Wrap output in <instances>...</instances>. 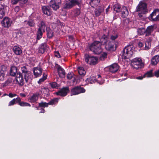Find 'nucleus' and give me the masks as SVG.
Returning <instances> with one entry per match:
<instances>
[{"mask_svg": "<svg viewBox=\"0 0 159 159\" xmlns=\"http://www.w3.org/2000/svg\"><path fill=\"white\" fill-rule=\"evenodd\" d=\"M107 36L103 35L100 39L101 42L94 41L89 46L90 50L95 54H100L102 51L101 47L102 44H105L107 43Z\"/></svg>", "mask_w": 159, "mask_h": 159, "instance_id": "1", "label": "nucleus"}, {"mask_svg": "<svg viewBox=\"0 0 159 159\" xmlns=\"http://www.w3.org/2000/svg\"><path fill=\"white\" fill-rule=\"evenodd\" d=\"M37 29V39L39 40L42 37L43 34L45 32L46 25L45 22L43 20H41L38 23Z\"/></svg>", "mask_w": 159, "mask_h": 159, "instance_id": "2", "label": "nucleus"}, {"mask_svg": "<svg viewBox=\"0 0 159 159\" xmlns=\"http://www.w3.org/2000/svg\"><path fill=\"white\" fill-rule=\"evenodd\" d=\"M133 45H131L127 46L124 49L122 55L123 58L128 59L133 54Z\"/></svg>", "mask_w": 159, "mask_h": 159, "instance_id": "3", "label": "nucleus"}, {"mask_svg": "<svg viewBox=\"0 0 159 159\" xmlns=\"http://www.w3.org/2000/svg\"><path fill=\"white\" fill-rule=\"evenodd\" d=\"M132 66L136 70L139 69L144 67V64L140 58H135L131 61Z\"/></svg>", "mask_w": 159, "mask_h": 159, "instance_id": "4", "label": "nucleus"}, {"mask_svg": "<svg viewBox=\"0 0 159 159\" xmlns=\"http://www.w3.org/2000/svg\"><path fill=\"white\" fill-rule=\"evenodd\" d=\"M80 3L79 0H66L63 6V8L69 9L76 5H79Z\"/></svg>", "mask_w": 159, "mask_h": 159, "instance_id": "5", "label": "nucleus"}, {"mask_svg": "<svg viewBox=\"0 0 159 159\" xmlns=\"http://www.w3.org/2000/svg\"><path fill=\"white\" fill-rule=\"evenodd\" d=\"M84 58L85 62L90 65H94L98 63V59L96 57L86 54Z\"/></svg>", "mask_w": 159, "mask_h": 159, "instance_id": "6", "label": "nucleus"}, {"mask_svg": "<svg viewBox=\"0 0 159 159\" xmlns=\"http://www.w3.org/2000/svg\"><path fill=\"white\" fill-rule=\"evenodd\" d=\"M85 90L80 86H76L72 89L71 90V96L85 92Z\"/></svg>", "mask_w": 159, "mask_h": 159, "instance_id": "7", "label": "nucleus"}, {"mask_svg": "<svg viewBox=\"0 0 159 159\" xmlns=\"http://www.w3.org/2000/svg\"><path fill=\"white\" fill-rule=\"evenodd\" d=\"M137 11L143 14L146 13L148 12L147 4L143 2H140L137 7Z\"/></svg>", "mask_w": 159, "mask_h": 159, "instance_id": "8", "label": "nucleus"}, {"mask_svg": "<svg viewBox=\"0 0 159 159\" xmlns=\"http://www.w3.org/2000/svg\"><path fill=\"white\" fill-rule=\"evenodd\" d=\"M69 92V87H66L61 88L59 91L56 93V94L57 95L64 97L66 96Z\"/></svg>", "mask_w": 159, "mask_h": 159, "instance_id": "9", "label": "nucleus"}, {"mask_svg": "<svg viewBox=\"0 0 159 159\" xmlns=\"http://www.w3.org/2000/svg\"><path fill=\"white\" fill-rule=\"evenodd\" d=\"M61 2V0H51L49 3L50 7H52L54 10H56L59 8V5Z\"/></svg>", "mask_w": 159, "mask_h": 159, "instance_id": "10", "label": "nucleus"}, {"mask_svg": "<svg viewBox=\"0 0 159 159\" xmlns=\"http://www.w3.org/2000/svg\"><path fill=\"white\" fill-rule=\"evenodd\" d=\"M16 79V82L19 85L22 86L24 84V81L22 74L20 72H18L17 73Z\"/></svg>", "mask_w": 159, "mask_h": 159, "instance_id": "11", "label": "nucleus"}, {"mask_svg": "<svg viewBox=\"0 0 159 159\" xmlns=\"http://www.w3.org/2000/svg\"><path fill=\"white\" fill-rule=\"evenodd\" d=\"M151 18L153 21L159 20V9L155 10L151 14Z\"/></svg>", "mask_w": 159, "mask_h": 159, "instance_id": "12", "label": "nucleus"}, {"mask_svg": "<svg viewBox=\"0 0 159 159\" xmlns=\"http://www.w3.org/2000/svg\"><path fill=\"white\" fill-rule=\"evenodd\" d=\"M21 70L23 74L26 83H28L29 80V73L26 67L23 66L21 67Z\"/></svg>", "mask_w": 159, "mask_h": 159, "instance_id": "13", "label": "nucleus"}, {"mask_svg": "<svg viewBox=\"0 0 159 159\" xmlns=\"http://www.w3.org/2000/svg\"><path fill=\"white\" fill-rule=\"evenodd\" d=\"M49 48L48 46L46 43H42L39 48L38 52L39 53H43L46 51Z\"/></svg>", "mask_w": 159, "mask_h": 159, "instance_id": "14", "label": "nucleus"}, {"mask_svg": "<svg viewBox=\"0 0 159 159\" xmlns=\"http://www.w3.org/2000/svg\"><path fill=\"white\" fill-rule=\"evenodd\" d=\"M40 93L38 92H37L34 93L29 98V100L31 103H34L38 101Z\"/></svg>", "mask_w": 159, "mask_h": 159, "instance_id": "15", "label": "nucleus"}, {"mask_svg": "<svg viewBox=\"0 0 159 159\" xmlns=\"http://www.w3.org/2000/svg\"><path fill=\"white\" fill-rule=\"evenodd\" d=\"M115 45L116 46L115 41H110L108 42V43L106 44L105 47L107 50H114Z\"/></svg>", "mask_w": 159, "mask_h": 159, "instance_id": "16", "label": "nucleus"}, {"mask_svg": "<svg viewBox=\"0 0 159 159\" xmlns=\"http://www.w3.org/2000/svg\"><path fill=\"white\" fill-rule=\"evenodd\" d=\"M6 71V67L4 66H2L0 69V81H2L4 80Z\"/></svg>", "mask_w": 159, "mask_h": 159, "instance_id": "17", "label": "nucleus"}, {"mask_svg": "<svg viewBox=\"0 0 159 159\" xmlns=\"http://www.w3.org/2000/svg\"><path fill=\"white\" fill-rule=\"evenodd\" d=\"M56 67L57 68L59 76L61 78L64 77L66 73L64 69L61 66L57 64V65Z\"/></svg>", "mask_w": 159, "mask_h": 159, "instance_id": "18", "label": "nucleus"}, {"mask_svg": "<svg viewBox=\"0 0 159 159\" xmlns=\"http://www.w3.org/2000/svg\"><path fill=\"white\" fill-rule=\"evenodd\" d=\"M119 66L116 63L113 64L109 67V71L113 73L116 72L119 69Z\"/></svg>", "mask_w": 159, "mask_h": 159, "instance_id": "19", "label": "nucleus"}, {"mask_svg": "<svg viewBox=\"0 0 159 159\" xmlns=\"http://www.w3.org/2000/svg\"><path fill=\"white\" fill-rule=\"evenodd\" d=\"M42 10L44 14L47 16H50L52 14V10L48 6H43L42 7Z\"/></svg>", "mask_w": 159, "mask_h": 159, "instance_id": "20", "label": "nucleus"}, {"mask_svg": "<svg viewBox=\"0 0 159 159\" xmlns=\"http://www.w3.org/2000/svg\"><path fill=\"white\" fill-rule=\"evenodd\" d=\"M11 24V21L7 17H5L2 22V24L4 27H8Z\"/></svg>", "mask_w": 159, "mask_h": 159, "instance_id": "21", "label": "nucleus"}, {"mask_svg": "<svg viewBox=\"0 0 159 159\" xmlns=\"http://www.w3.org/2000/svg\"><path fill=\"white\" fill-rule=\"evenodd\" d=\"M42 69L40 67H35L34 68L33 71L34 76L38 77L40 76L42 73Z\"/></svg>", "mask_w": 159, "mask_h": 159, "instance_id": "22", "label": "nucleus"}, {"mask_svg": "<svg viewBox=\"0 0 159 159\" xmlns=\"http://www.w3.org/2000/svg\"><path fill=\"white\" fill-rule=\"evenodd\" d=\"M14 53L17 55H19L22 53V50L21 48L18 46H14L13 49Z\"/></svg>", "mask_w": 159, "mask_h": 159, "instance_id": "23", "label": "nucleus"}, {"mask_svg": "<svg viewBox=\"0 0 159 159\" xmlns=\"http://www.w3.org/2000/svg\"><path fill=\"white\" fill-rule=\"evenodd\" d=\"M81 13L80 9L76 8L74 9L71 12V15L73 17H76L79 16Z\"/></svg>", "mask_w": 159, "mask_h": 159, "instance_id": "24", "label": "nucleus"}, {"mask_svg": "<svg viewBox=\"0 0 159 159\" xmlns=\"http://www.w3.org/2000/svg\"><path fill=\"white\" fill-rule=\"evenodd\" d=\"M154 30V26L151 25L148 26L147 29L145 30L146 35L148 36L150 35L151 33L153 32Z\"/></svg>", "mask_w": 159, "mask_h": 159, "instance_id": "25", "label": "nucleus"}, {"mask_svg": "<svg viewBox=\"0 0 159 159\" xmlns=\"http://www.w3.org/2000/svg\"><path fill=\"white\" fill-rule=\"evenodd\" d=\"M159 61V56L156 55L152 59L151 63L152 65H155L157 64Z\"/></svg>", "mask_w": 159, "mask_h": 159, "instance_id": "26", "label": "nucleus"}, {"mask_svg": "<svg viewBox=\"0 0 159 159\" xmlns=\"http://www.w3.org/2000/svg\"><path fill=\"white\" fill-rule=\"evenodd\" d=\"M78 70L79 75L83 77L85 75L86 72L83 67H79Z\"/></svg>", "mask_w": 159, "mask_h": 159, "instance_id": "27", "label": "nucleus"}, {"mask_svg": "<svg viewBox=\"0 0 159 159\" xmlns=\"http://www.w3.org/2000/svg\"><path fill=\"white\" fill-rule=\"evenodd\" d=\"M104 11V9L103 7H98L95 10V14L97 16H99L101 13Z\"/></svg>", "mask_w": 159, "mask_h": 159, "instance_id": "28", "label": "nucleus"}, {"mask_svg": "<svg viewBox=\"0 0 159 159\" xmlns=\"http://www.w3.org/2000/svg\"><path fill=\"white\" fill-rule=\"evenodd\" d=\"M122 16L123 18H125L129 14V12L128 10L126 7H123L122 9Z\"/></svg>", "mask_w": 159, "mask_h": 159, "instance_id": "29", "label": "nucleus"}, {"mask_svg": "<svg viewBox=\"0 0 159 159\" xmlns=\"http://www.w3.org/2000/svg\"><path fill=\"white\" fill-rule=\"evenodd\" d=\"M25 24L30 27H34L35 25L34 21L32 19H29L28 20L25 21Z\"/></svg>", "mask_w": 159, "mask_h": 159, "instance_id": "30", "label": "nucleus"}, {"mask_svg": "<svg viewBox=\"0 0 159 159\" xmlns=\"http://www.w3.org/2000/svg\"><path fill=\"white\" fill-rule=\"evenodd\" d=\"M5 6L2 5H0V18H2L5 15Z\"/></svg>", "mask_w": 159, "mask_h": 159, "instance_id": "31", "label": "nucleus"}, {"mask_svg": "<svg viewBox=\"0 0 159 159\" xmlns=\"http://www.w3.org/2000/svg\"><path fill=\"white\" fill-rule=\"evenodd\" d=\"M113 8L114 11L116 12H119L122 9L121 8L120 5L119 4H116L113 6Z\"/></svg>", "mask_w": 159, "mask_h": 159, "instance_id": "32", "label": "nucleus"}, {"mask_svg": "<svg viewBox=\"0 0 159 159\" xmlns=\"http://www.w3.org/2000/svg\"><path fill=\"white\" fill-rule=\"evenodd\" d=\"M40 91L42 94L44 96H47L48 95L49 90L47 88H46L44 87H42Z\"/></svg>", "mask_w": 159, "mask_h": 159, "instance_id": "33", "label": "nucleus"}, {"mask_svg": "<svg viewBox=\"0 0 159 159\" xmlns=\"http://www.w3.org/2000/svg\"><path fill=\"white\" fill-rule=\"evenodd\" d=\"M96 81L95 77L93 76L87 78L85 80V82L88 84H93Z\"/></svg>", "mask_w": 159, "mask_h": 159, "instance_id": "34", "label": "nucleus"}, {"mask_svg": "<svg viewBox=\"0 0 159 159\" xmlns=\"http://www.w3.org/2000/svg\"><path fill=\"white\" fill-rule=\"evenodd\" d=\"M17 72V68L16 67L13 66L11 67L10 70V74L12 76H15Z\"/></svg>", "mask_w": 159, "mask_h": 159, "instance_id": "35", "label": "nucleus"}, {"mask_svg": "<svg viewBox=\"0 0 159 159\" xmlns=\"http://www.w3.org/2000/svg\"><path fill=\"white\" fill-rule=\"evenodd\" d=\"M152 70H150L148 71L143 75V77H152L153 76L152 74Z\"/></svg>", "mask_w": 159, "mask_h": 159, "instance_id": "36", "label": "nucleus"}, {"mask_svg": "<svg viewBox=\"0 0 159 159\" xmlns=\"http://www.w3.org/2000/svg\"><path fill=\"white\" fill-rule=\"evenodd\" d=\"M18 2L23 4L27 2V0H11V3L13 4H16Z\"/></svg>", "mask_w": 159, "mask_h": 159, "instance_id": "37", "label": "nucleus"}, {"mask_svg": "<svg viewBox=\"0 0 159 159\" xmlns=\"http://www.w3.org/2000/svg\"><path fill=\"white\" fill-rule=\"evenodd\" d=\"M58 100L59 99L57 98L52 99L48 102V105H53L55 104L58 102Z\"/></svg>", "mask_w": 159, "mask_h": 159, "instance_id": "38", "label": "nucleus"}, {"mask_svg": "<svg viewBox=\"0 0 159 159\" xmlns=\"http://www.w3.org/2000/svg\"><path fill=\"white\" fill-rule=\"evenodd\" d=\"M90 1L89 3L93 7V6L97 5L99 2L98 0H90Z\"/></svg>", "mask_w": 159, "mask_h": 159, "instance_id": "39", "label": "nucleus"}, {"mask_svg": "<svg viewBox=\"0 0 159 159\" xmlns=\"http://www.w3.org/2000/svg\"><path fill=\"white\" fill-rule=\"evenodd\" d=\"M138 33L139 35H143L144 33L146 34L145 29L144 28H139L138 30Z\"/></svg>", "mask_w": 159, "mask_h": 159, "instance_id": "40", "label": "nucleus"}, {"mask_svg": "<svg viewBox=\"0 0 159 159\" xmlns=\"http://www.w3.org/2000/svg\"><path fill=\"white\" fill-rule=\"evenodd\" d=\"M48 105V103L41 102L39 103V106L40 107H47Z\"/></svg>", "mask_w": 159, "mask_h": 159, "instance_id": "41", "label": "nucleus"}, {"mask_svg": "<svg viewBox=\"0 0 159 159\" xmlns=\"http://www.w3.org/2000/svg\"><path fill=\"white\" fill-rule=\"evenodd\" d=\"M19 105L22 107L31 106V105L30 103L24 102H21L19 103Z\"/></svg>", "mask_w": 159, "mask_h": 159, "instance_id": "42", "label": "nucleus"}, {"mask_svg": "<svg viewBox=\"0 0 159 159\" xmlns=\"http://www.w3.org/2000/svg\"><path fill=\"white\" fill-rule=\"evenodd\" d=\"M47 79V75L45 73H43V77L40 79L38 81L39 84H41L42 82L44 81Z\"/></svg>", "mask_w": 159, "mask_h": 159, "instance_id": "43", "label": "nucleus"}, {"mask_svg": "<svg viewBox=\"0 0 159 159\" xmlns=\"http://www.w3.org/2000/svg\"><path fill=\"white\" fill-rule=\"evenodd\" d=\"M47 37L49 39L51 38L53 36V33L51 30H48L47 31Z\"/></svg>", "mask_w": 159, "mask_h": 159, "instance_id": "44", "label": "nucleus"}, {"mask_svg": "<svg viewBox=\"0 0 159 159\" xmlns=\"http://www.w3.org/2000/svg\"><path fill=\"white\" fill-rule=\"evenodd\" d=\"M145 49H148L151 47V43L149 41H146L145 43Z\"/></svg>", "mask_w": 159, "mask_h": 159, "instance_id": "45", "label": "nucleus"}, {"mask_svg": "<svg viewBox=\"0 0 159 159\" xmlns=\"http://www.w3.org/2000/svg\"><path fill=\"white\" fill-rule=\"evenodd\" d=\"M50 85L53 88H57L58 87L57 84L56 82H53L50 83Z\"/></svg>", "mask_w": 159, "mask_h": 159, "instance_id": "46", "label": "nucleus"}, {"mask_svg": "<svg viewBox=\"0 0 159 159\" xmlns=\"http://www.w3.org/2000/svg\"><path fill=\"white\" fill-rule=\"evenodd\" d=\"M118 34H116L111 35L110 37V39L111 40V41H114V40L118 38Z\"/></svg>", "mask_w": 159, "mask_h": 159, "instance_id": "47", "label": "nucleus"}, {"mask_svg": "<svg viewBox=\"0 0 159 159\" xmlns=\"http://www.w3.org/2000/svg\"><path fill=\"white\" fill-rule=\"evenodd\" d=\"M73 75V73H69L67 76V78L68 79L70 80L72 78Z\"/></svg>", "mask_w": 159, "mask_h": 159, "instance_id": "48", "label": "nucleus"}, {"mask_svg": "<svg viewBox=\"0 0 159 159\" xmlns=\"http://www.w3.org/2000/svg\"><path fill=\"white\" fill-rule=\"evenodd\" d=\"M15 98L13 99L11 101L9 102L8 106H10L12 105H14L15 103Z\"/></svg>", "mask_w": 159, "mask_h": 159, "instance_id": "49", "label": "nucleus"}, {"mask_svg": "<svg viewBox=\"0 0 159 159\" xmlns=\"http://www.w3.org/2000/svg\"><path fill=\"white\" fill-rule=\"evenodd\" d=\"M12 82V80L11 79H8V80L5 81L4 85L6 86L9 84L11 83Z\"/></svg>", "mask_w": 159, "mask_h": 159, "instance_id": "50", "label": "nucleus"}, {"mask_svg": "<svg viewBox=\"0 0 159 159\" xmlns=\"http://www.w3.org/2000/svg\"><path fill=\"white\" fill-rule=\"evenodd\" d=\"M107 53L104 52L103 53L101 56V59L104 60L105 58L107 57Z\"/></svg>", "mask_w": 159, "mask_h": 159, "instance_id": "51", "label": "nucleus"}, {"mask_svg": "<svg viewBox=\"0 0 159 159\" xmlns=\"http://www.w3.org/2000/svg\"><path fill=\"white\" fill-rule=\"evenodd\" d=\"M15 102H16L17 103H18V104L19 105V103H20V102H21V100L20 98H15Z\"/></svg>", "mask_w": 159, "mask_h": 159, "instance_id": "52", "label": "nucleus"}, {"mask_svg": "<svg viewBox=\"0 0 159 159\" xmlns=\"http://www.w3.org/2000/svg\"><path fill=\"white\" fill-rule=\"evenodd\" d=\"M14 10L16 12H17L20 11V8L18 6L14 8Z\"/></svg>", "mask_w": 159, "mask_h": 159, "instance_id": "53", "label": "nucleus"}, {"mask_svg": "<svg viewBox=\"0 0 159 159\" xmlns=\"http://www.w3.org/2000/svg\"><path fill=\"white\" fill-rule=\"evenodd\" d=\"M55 57L58 58H59L60 57V54L58 52H55Z\"/></svg>", "mask_w": 159, "mask_h": 159, "instance_id": "54", "label": "nucleus"}, {"mask_svg": "<svg viewBox=\"0 0 159 159\" xmlns=\"http://www.w3.org/2000/svg\"><path fill=\"white\" fill-rule=\"evenodd\" d=\"M154 75L157 77H159V70L155 72Z\"/></svg>", "mask_w": 159, "mask_h": 159, "instance_id": "55", "label": "nucleus"}, {"mask_svg": "<svg viewBox=\"0 0 159 159\" xmlns=\"http://www.w3.org/2000/svg\"><path fill=\"white\" fill-rule=\"evenodd\" d=\"M138 46L140 48L142 47L143 46V44L142 42H140L138 43Z\"/></svg>", "mask_w": 159, "mask_h": 159, "instance_id": "56", "label": "nucleus"}, {"mask_svg": "<svg viewBox=\"0 0 159 159\" xmlns=\"http://www.w3.org/2000/svg\"><path fill=\"white\" fill-rule=\"evenodd\" d=\"M143 78H145V77H143V76H139V77H136V79H138V80H142Z\"/></svg>", "mask_w": 159, "mask_h": 159, "instance_id": "57", "label": "nucleus"}, {"mask_svg": "<svg viewBox=\"0 0 159 159\" xmlns=\"http://www.w3.org/2000/svg\"><path fill=\"white\" fill-rule=\"evenodd\" d=\"M13 94H12L11 93H10L8 95V96L10 98H12L13 97Z\"/></svg>", "mask_w": 159, "mask_h": 159, "instance_id": "58", "label": "nucleus"}, {"mask_svg": "<svg viewBox=\"0 0 159 159\" xmlns=\"http://www.w3.org/2000/svg\"><path fill=\"white\" fill-rule=\"evenodd\" d=\"M20 95L21 96L23 97H25L26 96V95L25 94L23 93H20Z\"/></svg>", "mask_w": 159, "mask_h": 159, "instance_id": "59", "label": "nucleus"}, {"mask_svg": "<svg viewBox=\"0 0 159 159\" xmlns=\"http://www.w3.org/2000/svg\"><path fill=\"white\" fill-rule=\"evenodd\" d=\"M109 11V9H108V8H107L106 10V14H107L108 12Z\"/></svg>", "mask_w": 159, "mask_h": 159, "instance_id": "60", "label": "nucleus"}, {"mask_svg": "<svg viewBox=\"0 0 159 159\" xmlns=\"http://www.w3.org/2000/svg\"><path fill=\"white\" fill-rule=\"evenodd\" d=\"M140 17H142V14L140 13H139V15H138Z\"/></svg>", "mask_w": 159, "mask_h": 159, "instance_id": "61", "label": "nucleus"}, {"mask_svg": "<svg viewBox=\"0 0 159 159\" xmlns=\"http://www.w3.org/2000/svg\"><path fill=\"white\" fill-rule=\"evenodd\" d=\"M98 78H99L101 77V75H98Z\"/></svg>", "mask_w": 159, "mask_h": 159, "instance_id": "62", "label": "nucleus"}, {"mask_svg": "<svg viewBox=\"0 0 159 159\" xmlns=\"http://www.w3.org/2000/svg\"><path fill=\"white\" fill-rule=\"evenodd\" d=\"M16 96V94H13V97H15Z\"/></svg>", "mask_w": 159, "mask_h": 159, "instance_id": "63", "label": "nucleus"}, {"mask_svg": "<svg viewBox=\"0 0 159 159\" xmlns=\"http://www.w3.org/2000/svg\"><path fill=\"white\" fill-rule=\"evenodd\" d=\"M6 95H8L6 93H5L4 94L3 96H4Z\"/></svg>", "mask_w": 159, "mask_h": 159, "instance_id": "64", "label": "nucleus"}]
</instances>
